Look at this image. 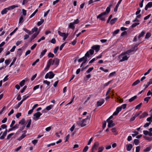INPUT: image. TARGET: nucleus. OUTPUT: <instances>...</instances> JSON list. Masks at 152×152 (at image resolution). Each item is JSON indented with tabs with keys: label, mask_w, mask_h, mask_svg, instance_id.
<instances>
[{
	"label": "nucleus",
	"mask_w": 152,
	"mask_h": 152,
	"mask_svg": "<svg viewBox=\"0 0 152 152\" xmlns=\"http://www.w3.org/2000/svg\"><path fill=\"white\" fill-rule=\"evenodd\" d=\"M52 59H50L49 60V61L48 62L47 66H46V68L45 69V70L48 69L49 68L51 65L52 64Z\"/></svg>",
	"instance_id": "6e6552de"
},
{
	"label": "nucleus",
	"mask_w": 152,
	"mask_h": 152,
	"mask_svg": "<svg viewBox=\"0 0 152 152\" xmlns=\"http://www.w3.org/2000/svg\"><path fill=\"white\" fill-rule=\"evenodd\" d=\"M88 52H89V53L91 55H92L94 54V50L92 49L90 50Z\"/></svg>",
	"instance_id": "13d9d810"
},
{
	"label": "nucleus",
	"mask_w": 152,
	"mask_h": 152,
	"mask_svg": "<svg viewBox=\"0 0 152 152\" xmlns=\"http://www.w3.org/2000/svg\"><path fill=\"white\" fill-rule=\"evenodd\" d=\"M25 127V125H23L22 126L20 127V129H19V131H22L23 130Z\"/></svg>",
	"instance_id": "774afa93"
},
{
	"label": "nucleus",
	"mask_w": 152,
	"mask_h": 152,
	"mask_svg": "<svg viewBox=\"0 0 152 152\" xmlns=\"http://www.w3.org/2000/svg\"><path fill=\"white\" fill-rule=\"evenodd\" d=\"M23 18L22 16H21L19 20V23H22L23 22Z\"/></svg>",
	"instance_id": "4d7b16f0"
},
{
	"label": "nucleus",
	"mask_w": 152,
	"mask_h": 152,
	"mask_svg": "<svg viewBox=\"0 0 152 152\" xmlns=\"http://www.w3.org/2000/svg\"><path fill=\"white\" fill-rule=\"evenodd\" d=\"M7 130L6 129L5 131L3 133L2 135L0 137V139H4L7 133Z\"/></svg>",
	"instance_id": "f8f14e48"
},
{
	"label": "nucleus",
	"mask_w": 152,
	"mask_h": 152,
	"mask_svg": "<svg viewBox=\"0 0 152 152\" xmlns=\"http://www.w3.org/2000/svg\"><path fill=\"white\" fill-rule=\"evenodd\" d=\"M21 115V113H18L16 115V116L17 118H19V117Z\"/></svg>",
	"instance_id": "0e129e2a"
},
{
	"label": "nucleus",
	"mask_w": 152,
	"mask_h": 152,
	"mask_svg": "<svg viewBox=\"0 0 152 152\" xmlns=\"http://www.w3.org/2000/svg\"><path fill=\"white\" fill-rule=\"evenodd\" d=\"M43 83H44L47 84L48 86L50 85V82L47 80H44Z\"/></svg>",
	"instance_id": "ea45409f"
},
{
	"label": "nucleus",
	"mask_w": 152,
	"mask_h": 152,
	"mask_svg": "<svg viewBox=\"0 0 152 152\" xmlns=\"http://www.w3.org/2000/svg\"><path fill=\"white\" fill-rule=\"evenodd\" d=\"M15 120H13L12 121L11 124L10 125V127H13V126L15 124Z\"/></svg>",
	"instance_id": "052dcab7"
},
{
	"label": "nucleus",
	"mask_w": 152,
	"mask_h": 152,
	"mask_svg": "<svg viewBox=\"0 0 152 152\" xmlns=\"http://www.w3.org/2000/svg\"><path fill=\"white\" fill-rule=\"evenodd\" d=\"M41 21L38 22L37 23V25L38 26H40L44 22V20L41 18L40 19Z\"/></svg>",
	"instance_id": "412c9836"
},
{
	"label": "nucleus",
	"mask_w": 152,
	"mask_h": 152,
	"mask_svg": "<svg viewBox=\"0 0 152 152\" xmlns=\"http://www.w3.org/2000/svg\"><path fill=\"white\" fill-rule=\"evenodd\" d=\"M152 7V2H150L148 3L146 5L145 8V10H147L148 8H151Z\"/></svg>",
	"instance_id": "9b49d317"
},
{
	"label": "nucleus",
	"mask_w": 152,
	"mask_h": 152,
	"mask_svg": "<svg viewBox=\"0 0 152 152\" xmlns=\"http://www.w3.org/2000/svg\"><path fill=\"white\" fill-rule=\"evenodd\" d=\"M147 121L151 122V123L152 121V116L151 115V117L148 118L147 119Z\"/></svg>",
	"instance_id": "603ef678"
},
{
	"label": "nucleus",
	"mask_w": 152,
	"mask_h": 152,
	"mask_svg": "<svg viewBox=\"0 0 152 152\" xmlns=\"http://www.w3.org/2000/svg\"><path fill=\"white\" fill-rule=\"evenodd\" d=\"M27 122H28V124L26 125V127L27 128H29L30 126V125L31 124V119L28 120L27 121Z\"/></svg>",
	"instance_id": "a878e982"
},
{
	"label": "nucleus",
	"mask_w": 152,
	"mask_h": 152,
	"mask_svg": "<svg viewBox=\"0 0 152 152\" xmlns=\"http://www.w3.org/2000/svg\"><path fill=\"white\" fill-rule=\"evenodd\" d=\"M129 57H127V56H124L122 57V59L120 60L119 61L120 62H122L124 61L127 60Z\"/></svg>",
	"instance_id": "a211bd4d"
},
{
	"label": "nucleus",
	"mask_w": 152,
	"mask_h": 152,
	"mask_svg": "<svg viewBox=\"0 0 152 152\" xmlns=\"http://www.w3.org/2000/svg\"><path fill=\"white\" fill-rule=\"evenodd\" d=\"M137 97V96H135L133 97H132L131 98L129 99V101L130 102H131L133 101Z\"/></svg>",
	"instance_id": "c85d7f7f"
},
{
	"label": "nucleus",
	"mask_w": 152,
	"mask_h": 152,
	"mask_svg": "<svg viewBox=\"0 0 152 152\" xmlns=\"http://www.w3.org/2000/svg\"><path fill=\"white\" fill-rule=\"evenodd\" d=\"M38 30V28L36 27H34L32 29L31 31L32 34L34 33L35 32H36Z\"/></svg>",
	"instance_id": "72a5a7b5"
},
{
	"label": "nucleus",
	"mask_w": 152,
	"mask_h": 152,
	"mask_svg": "<svg viewBox=\"0 0 152 152\" xmlns=\"http://www.w3.org/2000/svg\"><path fill=\"white\" fill-rule=\"evenodd\" d=\"M88 146H86L83 150V152H86L88 150Z\"/></svg>",
	"instance_id": "3c124183"
},
{
	"label": "nucleus",
	"mask_w": 152,
	"mask_h": 152,
	"mask_svg": "<svg viewBox=\"0 0 152 152\" xmlns=\"http://www.w3.org/2000/svg\"><path fill=\"white\" fill-rule=\"evenodd\" d=\"M59 47L58 46L56 47L54 50V53L56 54L58 50V49Z\"/></svg>",
	"instance_id": "79ce46f5"
},
{
	"label": "nucleus",
	"mask_w": 152,
	"mask_h": 152,
	"mask_svg": "<svg viewBox=\"0 0 152 152\" xmlns=\"http://www.w3.org/2000/svg\"><path fill=\"white\" fill-rule=\"evenodd\" d=\"M47 50L46 49H45L44 50H43L41 53L40 56L41 57H42L45 54V53L47 52Z\"/></svg>",
	"instance_id": "b1692460"
},
{
	"label": "nucleus",
	"mask_w": 152,
	"mask_h": 152,
	"mask_svg": "<svg viewBox=\"0 0 152 152\" xmlns=\"http://www.w3.org/2000/svg\"><path fill=\"white\" fill-rule=\"evenodd\" d=\"M142 104V103H140L138 105H137V106H136V107H135V109H140Z\"/></svg>",
	"instance_id": "37998d69"
},
{
	"label": "nucleus",
	"mask_w": 152,
	"mask_h": 152,
	"mask_svg": "<svg viewBox=\"0 0 152 152\" xmlns=\"http://www.w3.org/2000/svg\"><path fill=\"white\" fill-rule=\"evenodd\" d=\"M8 10L7 9V8H5L3 10H2L1 12V14L2 15H4V14H6L8 11Z\"/></svg>",
	"instance_id": "5701e85b"
},
{
	"label": "nucleus",
	"mask_w": 152,
	"mask_h": 152,
	"mask_svg": "<svg viewBox=\"0 0 152 152\" xmlns=\"http://www.w3.org/2000/svg\"><path fill=\"white\" fill-rule=\"evenodd\" d=\"M139 143V140L138 139H135L134 140V143L136 145H138Z\"/></svg>",
	"instance_id": "58836bf2"
},
{
	"label": "nucleus",
	"mask_w": 152,
	"mask_h": 152,
	"mask_svg": "<svg viewBox=\"0 0 152 152\" xmlns=\"http://www.w3.org/2000/svg\"><path fill=\"white\" fill-rule=\"evenodd\" d=\"M18 5H13L9 6L7 8V9L8 10H11L15 9L16 7H18Z\"/></svg>",
	"instance_id": "4468645a"
},
{
	"label": "nucleus",
	"mask_w": 152,
	"mask_h": 152,
	"mask_svg": "<svg viewBox=\"0 0 152 152\" xmlns=\"http://www.w3.org/2000/svg\"><path fill=\"white\" fill-rule=\"evenodd\" d=\"M144 138L146 140H148L149 141L152 140V138L150 137H148L144 136Z\"/></svg>",
	"instance_id": "c9c22d12"
},
{
	"label": "nucleus",
	"mask_w": 152,
	"mask_h": 152,
	"mask_svg": "<svg viewBox=\"0 0 152 152\" xmlns=\"http://www.w3.org/2000/svg\"><path fill=\"white\" fill-rule=\"evenodd\" d=\"M126 147L127 148V150L128 151H130L132 148L133 146L132 144H127L126 145Z\"/></svg>",
	"instance_id": "ddd939ff"
},
{
	"label": "nucleus",
	"mask_w": 152,
	"mask_h": 152,
	"mask_svg": "<svg viewBox=\"0 0 152 152\" xmlns=\"http://www.w3.org/2000/svg\"><path fill=\"white\" fill-rule=\"evenodd\" d=\"M75 24L74 23H69V28H71L72 29H73L75 28V27L74 26V25Z\"/></svg>",
	"instance_id": "6ab92c4d"
},
{
	"label": "nucleus",
	"mask_w": 152,
	"mask_h": 152,
	"mask_svg": "<svg viewBox=\"0 0 152 152\" xmlns=\"http://www.w3.org/2000/svg\"><path fill=\"white\" fill-rule=\"evenodd\" d=\"M25 121L24 118H22L21 120L19 122V124H21L22 125H24Z\"/></svg>",
	"instance_id": "aec40b11"
},
{
	"label": "nucleus",
	"mask_w": 152,
	"mask_h": 152,
	"mask_svg": "<svg viewBox=\"0 0 152 152\" xmlns=\"http://www.w3.org/2000/svg\"><path fill=\"white\" fill-rule=\"evenodd\" d=\"M23 102V101L22 100L19 103H18V105L15 107V108L16 109L19 107L20 105L22 104Z\"/></svg>",
	"instance_id": "4c0bfd02"
},
{
	"label": "nucleus",
	"mask_w": 152,
	"mask_h": 152,
	"mask_svg": "<svg viewBox=\"0 0 152 152\" xmlns=\"http://www.w3.org/2000/svg\"><path fill=\"white\" fill-rule=\"evenodd\" d=\"M151 149V147H147L144 150V151L145 152H148Z\"/></svg>",
	"instance_id": "49530a36"
},
{
	"label": "nucleus",
	"mask_w": 152,
	"mask_h": 152,
	"mask_svg": "<svg viewBox=\"0 0 152 152\" xmlns=\"http://www.w3.org/2000/svg\"><path fill=\"white\" fill-rule=\"evenodd\" d=\"M119 31H120V30L119 29L116 30L115 31L113 32V35L114 36L115 35L118 34V33L119 32Z\"/></svg>",
	"instance_id": "a18cd8bd"
},
{
	"label": "nucleus",
	"mask_w": 152,
	"mask_h": 152,
	"mask_svg": "<svg viewBox=\"0 0 152 152\" xmlns=\"http://www.w3.org/2000/svg\"><path fill=\"white\" fill-rule=\"evenodd\" d=\"M104 149V147L102 146L99 147L98 148V152H102Z\"/></svg>",
	"instance_id": "f704fd0d"
},
{
	"label": "nucleus",
	"mask_w": 152,
	"mask_h": 152,
	"mask_svg": "<svg viewBox=\"0 0 152 152\" xmlns=\"http://www.w3.org/2000/svg\"><path fill=\"white\" fill-rule=\"evenodd\" d=\"M140 24L139 23H133L132 26L131 27L132 28H133L135 27L137 25H138Z\"/></svg>",
	"instance_id": "a19ab883"
},
{
	"label": "nucleus",
	"mask_w": 152,
	"mask_h": 152,
	"mask_svg": "<svg viewBox=\"0 0 152 152\" xmlns=\"http://www.w3.org/2000/svg\"><path fill=\"white\" fill-rule=\"evenodd\" d=\"M140 149V146H138L136 148V152H139Z\"/></svg>",
	"instance_id": "8fccbe9b"
},
{
	"label": "nucleus",
	"mask_w": 152,
	"mask_h": 152,
	"mask_svg": "<svg viewBox=\"0 0 152 152\" xmlns=\"http://www.w3.org/2000/svg\"><path fill=\"white\" fill-rule=\"evenodd\" d=\"M151 36V34L150 32H148L147 33L145 36V39H148Z\"/></svg>",
	"instance_id": "7c9ffc66"
},
{
	"label": "nucleus",
	"mask_w": 152,
	"mask_h": 152,
	"mask_svg": "<svg viewBox=\"0 0 152 152\" xmlns=\"http://www.w3.org/2000/svg\"><path fill=\"white\" fill-rule=\"evenodd\" d=\"M148 113L146 112H144L142 115L140 116V119L143 118L145 117V116L148 115Z\"/></svg>",
	"instance_id": "f3484780"
},
{
	"label": "nucleus",
	"mask_w": 152,
	"mask_h": 152,
	"mask_svg": "<svg viewBox=\"0 0 152 152\" xmlns=\"http://www.w3.org/2000/svg\"><path fill=\"white\" fill-rule=\"evenodd\" d=\"M140 82V81L139 80H137L134 82L132 85V86H134L139 84Z\"/></svg>",
	"instance_id": "393cba45"
},
{
	"label": "nucleus",
	"mask_w": 152,
	"mask_h": 152,
	"mask_svg": "<svg viewBox=\"0 0 152 152\" xmlns=\"http://www.w3.org/2000/svg\"><path fill=\"white\" fill-rule=\"evenodd\" d=\"M42 115V114L40 112H37L34 113L33 116L35 117L33 119L35 121L39 119V118Z\"/></svg>",
	"instance_id": "39448f33"
},
{
	"label": "nucleus",
	"mask_w": 152,
	"mask_h": 152,
	"mask_svg": "<svg viewBox=\"0 0 152 152\" xmlns=\"http://www.w3.org/2000/svg\"><path fill=\"white\" fill-rule=\"evenodd\" d=\"M39 32L35 33L32 35L31 38V41L32 40L34 39L36 37L37 35L39 34Z\"/></svg>",
	"instance_id": "2eb2a0df"
},
{
	"label": "nucleus",
	"mask_w": 152,
	"mask_h": 152,
	"mask_svg": "<svg viewBox=\"0 0 152 152\" xmlns=\"http://www.w3.org/2000/svg\"><path fill=\"white\" fill-rule=\"evenodd\" d=\"M133 132H134V134H132V135L133 137H135V136H136L139 134V133L136 131Z\"/></svg>",
	"instance_id": "864d4df0"
},
{
	"label": "nucleus",
	"mask_w": 152,
	"mask_h": 152,
	"mask_svg": "<svg viewBox=\"0 0 152 152\" xmlns=\"http://www.w3.org/2000/svg\"><path fill=\"white\" fill-rule=\"evenodd\" d=\"M99 143L98 142H95L92 148L91 152H95V151L97 150V148L99 147Z\"/></svg>",
	"instance_id": "20e7f679"
},
{
	"label": "nucleus",
	"mask_w": 152,
	"mask_h": 152,
	"mask_svg": "<svg viewBox=\"0 0 152 152\" xmlns=\"http://www.w3.org/2000/svg\"><path fill=\"white\" fill-rule=\"evenodd\" d=\"M27 88V86H25L20 91V92L21 93H23L24 92L25 90L26 89V88Z\"/></svg>",
	"instance_id": "69168bd1"
},
{
	"label": "nucleus",
	"mask_w": 152,
	"mask_h": 152,
	"mask_svg": "<svg viewBox=\"0 0 152 152\" xmlns=\"http://www.w3.org/2000/svg\"><path fill=\"white\" fill-rule=\"evenodd\" d=\"M58 33L60 36L62 37H64L66 34L65 33H62L59 31H58Z\"/></svg>",
	"instance_id": "bb28decb"
},
{
	"label": "nucleus",
	"mask_w": 152,
	"mask_h": 152,
	"mask_svg": "<svg viewBox=\"0 0 152 152\" xmlns=\"http://www.w3.org/2000/svg\"><path fill=\"white\" fill-rule=\"evenodd\" d=\"M145 33L144 31H142L139 35L138 38L140 39L141 37H142L144 35Z\"/></svg>",
	"instance_id": "c756f323"
},
{
	"label": "nucleus",
	"mask_w": 152,
	"mask_h": 152,
	"mask_svg": "<svg viewBox=\"0 0 152 152\" xmlns=\"http://www.w3.org/2000/svg\"><path fill=\"white\" fill-rule=\"evenodd\" d=\"M25 82V80H22L21 82H20L19 84L20 85V86H21L22 87L24 85Z\"/></svg>",
	"instance_id": "e433bc0d"
},
{
	"label": "nucleus",
	"mask_w": 152,
	"mask_h": 152,
	"mask_svg": "<svg viewBox=\"0 0 152 152\" xmlns=\"http://www.w3.org/2000/svg\"><path fill=\"white\" fill-rule=\"evenodd\" d=\"M48 56L49 58H53L54 57V55L53 53H52L50 52L48 55Z\"/></svg>",
	"instance_id": "473e14b6"
},
{
	"label": "nucleus",
	"mask_w": 152,
	"mask_h": 152,
	"mask_svg": "<svg viewBox=\"0 0 152 152\" xmlns=\"http://www.w3.org/2000/svg\"><path fill=\"white\" fill-rule=\"evenodd\" d=\"M137 10H138L135 13V14L136 15L139 14L141 12V10L139 8H137Z\"/></svg>",
	"instance_id": "338daca9"
},
{
	"label": "nucleus",
	"mask_w": 152,
	"mask_h": 152,
	"mask_svg": "<svg viewBox=\"0 0 152 152\" xmlns=\"http://www.w3.org/2000/svg\"><path fill=\"white\" fill-rule=\"evenodd\" d=\"M115 72H114L110 73L109 75V77H110L114 76L115 75Z\"/></svg>",
	"instance_id": "de8ad7c7"
},
{
	"label": "nucleus",
	"mask_w": 152,
	"mask_h": 152,
	"mask_svg": "<svg viewBox=\"0 0 152 152\" xmlns=\"http://www.w3.org/2000/svg\"><path fill=\"white\" fill-rule=\"evenodd\" d=\"M112 15H110L108 18V19L107 20V23H108L110 21V20L112 18Z\"/></svg>",
	"instance_id": "e2e57ef3"
},
{
	"label": "nucleus",
	"mask_w": 152,
	"mask_h": 152,
	"mask_svg": "<svg viewBox=\"0 0 152 152\" xmlns=\"http://www.w3.org/2000/svg\"><path fill=\"white\" fill-rule=\"evenodd\" d=\"M133 52V50L132 49H131L130 50H128L127 51H126L125 52L124 54H129L131 52Z\"/></svg>",
	"instance_id": "bf43d9fd"
},
{
	"label": "nucleus",
	"mask_w": 152,
	"mask_h": 152,
	"mask_svg": "<svg viewBox=\"0 0 152 152\" xmlns=\"http://www.w3.org/2000/svg\"><path fill=\"white\" fill-rule=\"evenodd\" d=\"M151 97L150 96L144 98V100L145 101H146L147 103L149 101V100L151 99Z\"/></svg>",
	"instance_id": "09e8293b"
},
{
	"label": "nucleus",
	"mask_w": 152,
	"mask_h": 152,
	"mask_svg": "<svg viewBox=\"0 0 152 152\" xmlns=\"http://www.w3.org/2000/svg\"><path fill=\"white\" fill-rule=\"evenodd\" d=\"M55 75V74H54L52 72L50 71L48 73H47L45 76V78L46 79L49 78V79L52 78Z\"/></svg>",
	"instance_id": "7ed1b4c3"
},
{
	"label": "nucleus",
	"mask_w": 152,
	"mask_h": 152,
	"mask_svg": "<svg viewBox=\"0 0 152 152\" xmlns=\"http://www.w3.org/2000/svg\"><path fill=\"white\" fill-rule=\"evenodd\" d=\"M107 121L108 123V126L109 127H112L115 125V124L113 123V121L112 120L108 121Z\"/></svg>",
	"instance_id": "1a4fd4ad"
},
{
	"label": "nucleus",
	"mask_w": 152,
	"mask_h": 152,
	"mask_svg": "<svg viewBox=\"0 0 152 152\" xmlns=\"http://www.w3.org/2000/svg\"><path fill=\"white\" fill-rule=\"evenodd\" d=\"M87 120V118H86L83 119L82 121H77V124L79 126H81V127H84L86 126V121Z\"/></svg>",
	"instance_id": "f03ea898"
},
{
	"label": "nucleus",
	"mask_w": 152,
	"mask_h": 152,
	"mask_svg": "<svg viewBox=\"0 0 152 152\" xmlns=\"http://www.w3.org/2000/svg\"><path fill=\"white\" fill-rule=\"evenodd\" d=\"M26 136V135L24 134H23L22 135L20 136V137H19L18 139V140L19 141L21 140L22 139L24 138Z\"/></svg>",
	"instance_id": "4be33fe9"
},
{
	"label": "nucleus",
	"mask_w": 152,
	"mask_h": 152,
	"mask_svg": "<svg viewBox=\"0 0 152 152\" xmlns=\"http://www.w3.org/2000/svg\"><path fill=\"white\" fill-rule=\"evenodd\" d=\"M16 60V57L14 58L12 62L11 63L10 65V67L15 62Z\"/></svg>",
	"instance_id": "5fc2aeb1"
},
{
	"label": "nucleus",
	"mask_w": 152,
	"mask_h": 152,
	"mask_svg": "<svg viewBox=\"0 0 152 152\" xmlns=\"http://www.w3.org/2000/svg\"><path fill=\"white\" fill-rule=\"evenodd\" d=\"M118 19L117 18H114L112 19L110 21V23L111 25H113L115 23Z\"/></svg>",
	"instance_id": "dca6fc26"
},
{
	"label": "nucleus",
	"mask_w": 152,
	"mask_h": 152,
	"mask_svg": "<svg viewBox=\"0 0 152 152\" xmlns=\"http://www.w3.org/2000/svg\"><path fill=\"white\" fill-rule=\"evenodd\" d=\"M53 107V105H50L47 107L46 108V109L48 111L50 110L52 107Z\"/></svg>",
	"instance_id": "2f4dec72"
},
{
	"label": "nucleus",
	"mask_w": 152,
	"mask_h": 152,
	"mask_svg": "<svg viewBox=\"0 0 152 152\" xmlns=\"http://www.w3.org/2000/svg\"><path fill=\"white\" fill-rule=\"evenodd\" d=\"M14 135L13 133H11L10 134H9L7 137V139L9 140V139L11 137V136Z\"/></svg>",
	"instance_id": "c03bdc74"
},
{
	"label": "nucleus",
	"mask_w": 152,
	"mask_h": 152,
	"mask_svg": "<svg viewBox=\"0 0 152 152\" xmlns=\"http://www.w3.org/2000/svg\"><path fill=\"white\" fill-rule=\"evenodd\" d=\"M23 30L25 31L28 34H32L31 31H30L29 30L27 29L26 28H23Z\"/></svg>",
	"instance_id": "cd10ccee"
},
{
	"label": "nucleus",
	"mask_w": 152,
	"mask_h": 152,
	"mask_svg": "<svg viewBox=\"0 0 152 152\" xmlns=\"http://www.w3.org/2000/svg\"><path fill=\"white\" fill-rule=\"evenodd\" d=\"M59 62V60L57 58H55L53 60H52V65H56V66H57Z\"/></svg>",
	"instance_id": "423d86ee"
},
{
	"label": "nucleus",
	"mask_w": 152,
	"mask_h": 152,
	"mask_svg": "<svg viewBox=\"0 0 152 152\" xmlns=\"http://www.w3.org/2000/svg\"><path fill=\"white\" fill-rule=\"evenodd\" d=\"M112 6V5L110 4L109 6L107 8L106 12L101 13L97 16V18H99L100 20H101L105 21V18L102 16L107 14H108L109 13L110 11L111 7Z\"/></svg>",
	"instance_id": "f257e3e1"
},
{
	"label": "nucleus",
	"mask_w": 152,
	"mask_h": 152,
	"mask_svg": "<svg viewBox=\"0 0 152 152\" xmlns=\"http://www.w3.org/2000/svg\"><path fill=\"white\" fill-rule=\"evenodd\" d=\"M7 126L5 124H3L1 125V129H6L7 128Z\"/></svg>",
	"instance_id": "680f3d73"
},
{
	"label": "nucleus",
	"mask_w": 152,
	"mask_h": 152,
	"mask_svg": "<svg viewBox=\"0 0 152 152\" xmlns=\"http://www.w3.org/2000/svg\"><path fill=\"white\" fill-rule=\"evenodd\" d=\"M104 100L103 99H100L97 102L96 104L97 107L101 106L104 102Z\"/></svg>",
	"instance_id": "9d476101"
},
{
	"label": "nucleus",
	"mask_w": 152,
	"mask_h": 152,
	"mask_svg": "<svg viewBox=\"0 0 152 152\" xmlns=\"http://www.w3.org/2000/svg\"><path fill=\"white\" fill-rule=\"evenodd\" d=\"M100 46L99 45H94L91 47V49L95 50L96 52H98L99 50Z\"/></svg>",
	"instance_id": "0eeeda50"
},
{
	"label": "nucleus",
	"mask_w": 152,
	"mask_h": 152,
	"mask_svg": "<svg viewBox=\"0 0 152 152\" xmlns=\"http://www.w3.org/2000/svg\"><path fill=\"white\" fill-rule=\"evenodd\" d=\"M94 69V68L93 67L90 68L86 71V72L87 73H90L91 71H92Z\"/></svg>",
	"instance_id": "6e6d98bb"
}]
</instances>
